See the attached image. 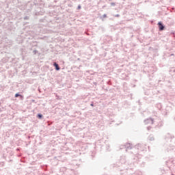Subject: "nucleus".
Here are the masks:
<instances>
[{
  "label": "nucleus",
  "instance_id": "1",
  "mask_svg": "<svg viewBox=\"0 0 175 175\" xmlns=\"http://www.w3.org/2000/svg\"><path fill=\"white\" fill-rule=\"evenodd\" d=\"M157 25L159 32H162V31H165V29H166V26H165V25H163V23H162L161 21H159L157 23Z\"/></svg>",
  "mask_w": 175,
  "mask_h": 175
},
{
  "label": "nucleus",
  "instance_id": "2",
  "mask_svg": "<svg viewBox=\"0 0 175 175\" xmlns=\"http://www.w3.org/2000/svg\"><path fill=\"white\" fill-rule=\"evenodd\" d=\"M173 139H174V136L170 135V133L167 134L165 137V139L167 142V143H172Z\"/></svg>",
  "mask_w": 175,
  "mask_h": 175
},
{
  "label": "nucleus",
  "instance_id": "3",
  "mask_svg": "<svg viewBox=\"0 0 175 175\" xmlns=\"http://www.w3.org/2000/svg\"><path fill=\"white\" fill-rule=\"evenodd\" d=\"M144 123L146 124V125H148V124L152 125V124H154V119L152 118L145 119Z\"/></svg>",
  "mask_w": 175,
  "mask_h": 175
},
{
  "label": "nucleus",
  "instance_id": "4",
  "mask_svg": "<svg viewBox=\"0 0 175 175\" xmlns=\"http://www.w3.org/2000/svg\"><path fill=\"white\" fill-rule=\"evenodd\" d=\"M42 13H43V12H42L41 8H40V7H38V8H37V10H35L34 14H35L36 16H42Z\"/></svg>",
  "mask_w": 175,
  "mask_h": 175
},
{
  "label": "nucleus",
  "instance_id": "5",
  "mask_svg": "<svg viewBox=\"0 0 175 175\" xmlns=\"http://www.w3.org/2000/svg\"><path fill=\"white\" fill-rule=\"evenodd\" d=\"M143 145H142V144H138L137 145L135 146V148L137 149V150H139L140 151H144V149H143Z\"/></svg>",
  "mask_w": 175,
  "mask_h": 175
},
{
  "label": "nucleus",
  "instance_id": "6",
  "mask_svg": "<svg viewBox=\"0 0 175 175\" xmlns=\"http://www.w3.org/2000/svg\"><path fill=\"white\" fill-rule=\"evenodd\" d=\"M53 66L55 67V70H61V67L57 62H53Z\"/></svg>",
  "mask_w": 175,
  "mask_h": 175
},
{
  "label": "nucleus",
  "instance_id": "7",
  "mask_svg": "<svg viewBox=\"0 0 175 175\" xmlns=\"http://www.w3.org/2000/svg\"><path fill=\"white\" fill-rule=\"evenodd\" d=\"M124 147L126 148V151H128V150H132V145L129 143L124 145Z\"/></svg>",
  "mask_w": 175,
  "mask_h": 175
},
{
  "label": "nucleus",
  "instance_id": "8",
  "mask_svg": "<svg viewBox=\"0 0 175 175\" xmlns=\"http://www.w3.org/2000/svg\"><path fill=\"white\" fill-rule=\"evenodd\" d=\"M14 97L15 98H20V99H21V100H23V99H24V96L21 94L20 93L15 94Z\"/></svg>",
  "mask_w": 175,
  "mask_h": 175
},
{
  "label": "nucleus",
  "instance_id": "9",
  "mask_svg": "<svg viewBox=\"0 0 175 175\" xmlns=\"http://www.w3.org/2000/svg\"><path fill=\"white\" fill-rule=\"evenodd\" d=\"M148 139V140H150V142H154V140H155V138L154 137L153 135H150Z\"/></svg>",
  "mask_w": 175,
  "mask_h": 175
},
{
  "label": "nucleus",
  "instance_id": "10",
  "mask_svg": "<svg viewBox=\"0 0 175 175\" xmlns=\"http://www.w3.org/2000/svg\"><path fill=\"white\" fill-rule=\"evenodd\" d=\"M37 118H38V120H43V114L39 113L37 114Z\"/></svg>",
  "mask_w": 175,
  "mask_h": 175
},
{
  "label": "nucleus",
  "instance_id": "11",
  "mask_svg": "<svg viewBox=\"0 0 175 175\" xmlns=\"http://www.w3.org/2000/svg\"><path fill=\"white\" fill-rule=\"evenodd\" d=\"M106 17H107V14H104L103 15V16H100V18H101L102 21H103V18H106Z\"/></svg>",
  "mask_w": 175,
  "mask_h": 175
},
{
  "label": "nucleus",
  "instance_id": "12",
  "mask_svg": "<svg viewBox=\"0 0 175 175\" xmlns=\"http://www.w3.org/2000/svg\"><path fill=\"white\" fill-rule=\"evenodd\" d=\"M23 20H29V16H25L23 17Z\"/></svg>",
  "mask_w": 175,
  "mask_h": 175
},
{
  "label": "nucleus",
  "instance_id": "13",
  "mask_svg": "<svg viewBox=\"0 0 175 175\" xmlns=\"http://www.w3.org/2000/svg\"><path fill=\"white\" fill-rule=\"evenodd\" d=\"M12 157H13V154H10V156L9 157V159H10L9 162H13V160L12 159Z\"/></svg>",
  "mask_w": 175,
  "mask_h": 175
},
{
  "label": "nucleus",
  "instance_id": "14",
  "mask_svg": "<svg viewBox=\"0 0 175 175\" xmlns=\"http://www.w3.org/2000/svg\"><path fill=\"white\" fill-rule=\"evenodd\" d=\"M47 21L46 19H40V23H46Z\"/></svg>",
  "mask_w": 175,
  "mask_h": 175
},
{
  "label": "nucleus",
  "instance_id": "15",
  "mask_svg": "<svg viewBox=\"0 0 175 175\" xmlns=\"http://www.w3.org/2000/svg\"><path fill=\"white\" fill-rule=\"evenodd\" d=\"M33 53L34 55H36V54H38V50H33Z\"/></svg>",
  "mask_w": 175,
  "mask_h": 175
},
{
  "label": "nucleus",
  "instance_id": "16",
  "mask_svg": "<svg viewBox=\"0 0 175 175\" xmlns=\"http://www.w3.org/2000/svg\"><path fill=\"white\" fill-rule=\"evenodd\" d=\"M109 148H110V146L106 145V150H107V151H109Z\"/></svg>",
  "mask_w": 175,
  "mask_h": 175
},
{
  "label": "nucleus",
  "instance_id": "17",
  "mask_svg": "<svg viewBox=\"0 0 175 175\" xmlns=\"http://www.w3.org/2000/svg\"><path fill=\"white\" fill-rule=\"evenodd\" d=\"M81 9V5H79L77 7V10H80Z\"/></svg>",
  "mask_w": 175,
  "mask_h": 175
},
{
  "label": "nucleus",
  "instance_id": "18",
  "mask_svg": "<svg viewBox=\"0 0 175 175\" xmlns=\"http://www.w3.org/2000/svg\"><path fill=\"white\" fill-rule=\"evenodd\" d=\"M90 158H91V159H94V158H95V154H92L90 156Z\"/></svg>",
  "mask_w": 175,
  "mask_h": 175
},
{
  "label": "nucleus",
  "instance_id": "19",
  "mask_svg": "<svg viewBox=\"0 0 175 175\" xmlns=\"http://www.w3.org/2000/svg\"><path fill=\"white\" fill-rule=\"evenodd\" d=\"M174 72V73L175 72V69L174 68H172V69L170 70V72Z\"/></svg>",
  "mask_w": 175,
  "mask_h": 175
},
{
  "label": "nucleus",
  "instance_id": "20",
  "mask_svg": "<svg viewBox=\"0 0 175 175\" xmlns=\"http://www.w3.org/2000/svg\"><path fill=\"white\" fill-rule=\"evenodd\" d=\"M90 106H92V107H94V101H92L91 103H90Z\"/></svg>",
  "mask_w": 175,
  "mask_h": 175
},
{
  "label": "nucleus",
  "instance_id": "21",
  "mask_svg": "<svg viewBox=\"0 0 175 175\" xmlns=\"http://www.w3.org/2000/svg\"><path fill=\"white\" fill-rule=\"evenodd\" d=\"M151 128H152V127H151V126H148L147 127L148 131H151Z\"/></svg>",
  "mask_w": 175,
  "mask_h": 175
},
{
  "label": "nucleus",
  "instance_id": "22",
  "mask_svg": "<svg viewBox=\"0 0 175 175\" xmlns=\"http://www.w3.org/2000/svg\"><path fill=\"white\" fill-rule=\"evenodd\" d=\"M120 14H117L114 15V17H120Z\"/></svg>",
  "mask_w": 175,
  "mask_h": 175
},
{
  "label": "nucleus",
  "instance_id": "23",
  "mask_svg": "<svg viewBox=\"0 0 175 175\" xmlns=\"http://www.w3.org/2000/svg\"><path fill=\"white\" fill-rule=\"evenodd\" d=\"M111 6H116V3H111Z\"/></svg>",
  "mask_w": 175,
  "mask_h": 175
},
{
  "label": "nucleus",
  "instance_id": "24",
  "mask_svg": "<svg viewBox=\"0 0 175 175\" xmlns=\"http://www.w3.org/2000/svg\"><path fill=\"white\" fill-rule=\"evenodd\" d=\"M171 35H174V31L171 32Z\"/></svg>",
  "mask_w": 175,
  "mask_h": 175
},
{
  "label": "nucleus",
  "instance_id": "25",
  "mask_svg": "<svg viewBox=\"0 0 175 175\" xmlns=\"http://www.w3.org/2000/svg\"><path fill=\"white\" fill-rule=\"evenodd\" d=\"M31 5H36V3L33 2V4H31Z\"/></svg>",
  "mask_w": 175,
  "mask_h": 175
},
{
  "label": "nucleus",
  "instance_id": "26",
  "mask_svg": "<svg viewBox=\"0 0 175 175\" xmlns=\"http://www.w3.org/2000/svg\"><path fill=\"white\" fill-rule=\"evenodd\" d=\"M31 102H35V100H32Z\"/></svg>",
  "mask_w": 175,
  "mask_h": 175
},
{
  "label": "nucleus",
  "instance_id": "27",
  "mask_svg": "<svg viewBox=\"0 0 175 175\" xmlns=\"http://www.w3.org/2000/svg\"><path fill=\"white\" fill-rule=\"evenodd\" d=\"M163 124H161V126H162Z\"/></svg>",
  "mask_w": 175,
  "mask_h": 175
},
{
  "label": "nucleus",
  "instance_id": "28",
  "mask_svg": "<svg viewBox=\"0 0 175 175\" xmlns=\"http://www.w3.org/2000/svg\"><path fill=\"white\" fill-rule=\"evenodd\" d=\"M109 1H112V0H109Z\"/></svg>",
  "mask_w": 175,
  "mask_h": 175
},
{
  "label": "nucleus",
  "instance_id": "29",
  "mask_svg": "<svg viewBox=\"0 0 175 175\" xmlns=\"http://www.w3.org/2000/svg\"><path fill=\"white\" fill-rule=\"evenodd\" d=\"M174 38H175V36H174Z\"/></svg>",
  "mask_w": 175,
  "mask_h": 175
},
{
  "label": "nucleus",
  "instance_id": "30",
  "mask_svg": "<svg viewBox=\"0 0 175 175\" xmlns=\"http://www.w3.org/2000/svg\"><path fill=\"white\" fill-rule=\"evenodd\" d=\"M171 55H173V54H172Z\"/></svg>",
  "mask_w": 175,
  "mask_h": 175
},
{
  "label": "nucleus",
  "instance_id": "31",
  "mask_svg": "<svg viewBox=\"0 0 175 175\" xmlns=\"http://www.w3.org/2000/svg\"><path fill=\"white\" fill-rule=\"evenodd\" d=\"M172 175H174V174H172Z\"/></svg>",
  "mask_w": 175,
  "mask_h": 175
}]
</instances>
